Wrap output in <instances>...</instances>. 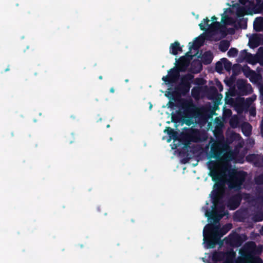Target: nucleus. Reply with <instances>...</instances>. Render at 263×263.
Segmentation results:
<instances>
[{
  "instance_id": "1",
  "label": "nucleus",
  "mask_w": 263,
  "mask_h": 263,
  "mask_svg": "<svg viewBox=\"0 0 263 263\" xmlns=\"http://www.w3.org/2000/svg\"><path fill=\"white\" fill-rule=\"evenodd\" d=\"M262 251V245L257 246L252 241L246 242L240 251L242 258L239 263H263L259 257Z\"/></svg>"
},
{
  "instance_id": "2",
  "label": "nucleus",
  "mask_w": 263,
  "mask_h": 263,
  "mask_svg": "<svg viewBox=\"0 0 263 263\" xmlns=\"http://www.w3.org/2000/svg\"><path fill=\"white\" fill-rule=\"evenodd\" d=\"M229 146L223 141H216L211 145L210 158L221 161H231L235 159V154L232 151L224 153Z\"/></svg>"
},
{
  "instance_id": "3",
  "label": "nucleus",
  "mask_w": 263,
  "mask_h": 263,
  "mask_svg": "<svg viewBox=\"0 0 263 263\" xmlns=\"http://www.w3.org/2000/svg\"><path fill=\"white\" fill-rule=\"evenodd\" d=\"M194 76L191 73L183 75L180 78V83L175 86L174 89L168 91V95L171 96L170 98L176 101L179 100L181 96H185L188 94Z\"/></svg>"
},
{
  "instance_id": "4",
  "label": "nucleus",
  "mask_w": 263,
  "mask_h": 263,
  "mask_svg": "<svg viewBox=\"0 0 263 263\" xmlns=\"http://www.w3.org/2000/svg\"><path fill=\"white\" fill-rule=\"evenodd\" d=\"M229 162L210 160L208 162L209 175L212 178L213 181L225 179L227 173L231 166Z\"/></svg>"
},
{
  "instance_id": "5",
  "label": "nucleus",
  "mask_w": 263,
  "mask_h": 263,
  "mask_svg": "<svg viewBox=\"0 0 263 263\" xmlns=\"http://www.w3.org/2000/svg\"><path fill=\"white\" fill-rule=\"evenodd\" d=\"M189 64V62L184 57H182L176 67L171 68L168 71V74L163 76L162 80L166 85H172L176 83L180 76V72L186 71Z\"/></svg>"
},
{
  "instance_id": "6",
  "label": "nucleus",
  "mask_w": 263,
  "mask_h": 263,
  "mask_svg": "<svg viewBox=\"0 0 263 263\" xmlns=\"http://www.w3.org/2000/svg\"><path fill=\"white\" fill-rule=\"evenodd\" d=\"M228 173L229 178L226 180V183L230 190L239 191L242 188V185L245 181L247 173L243 171H237L235 169L230 170Z\"/></svg>"
},
{
  "instance_id": "7",
  "label": "nucleus",
  "mask_w": 263,
  "mask_h": 263,
  "mask_svg": "<svg viewBox=\"0 0 263 263\" xmlns=\"http://www.w3.org/2000/svg\"><path fill=\"white\" fill-rule=\"evenodd\" d=\"M215 184L210 194L213 206L224 205L226 179L214 181Z\"/></svg>"
},
{
  "instance_id": "8",
  "label": "nucleus",
  "mask_w": 263,
  "mask_h": 263,
  "mask_svg": "<svg viewBox=\"0 0 263 263\" xmlns=\"http://www.w3.org/2000/svg\"><path fill=\"white\" fill-rule=\"evenodd\" d=\"M182 118H193L197 115L196 105L192 101L184 100L181 103Z\"/></svg>"
},
{
  "instance_id": "9",
  "label": "nucleus",
  "mask_w": 263,
  "mask_h": 263,
  "mask_svg": "<svg viewBox=\"0 0 263 263\" xmlns=\"http://www.w3.org/2000/svg\"><path fill=\"white\" fill-rule=\"evenodd\" d=\"M224 205L217 206H212V211H210L206 209L205 215L210 221L213 220L214 222L217 223L223 217Z\"/></svg>"
},
{
  "instance_id": "10",
  "label": "nucleus",
  "mask_w": 263,
  "mask_h": 263,
  "mask_svg": "<svg viewBox=\"0 0 263 263\" xmlns=\"http://www.w3.org/2000/svg\"><path fill=\"white\" fill-rule=\"evenodd\" d=\"M246 236H242L236 232H232L224 238L226 243L233 247H240L245 241Z\"/></svg>"
},
{
  "instance_id": "11",
  "label": "nucleus",
  "mask_w": 263,
  "mask_h": 263,
  "mask_svg": "<svg viewBox=\"0 0 263 263\" xmlns=\"http://www.w3.org/2000/svg\"><path fill=\"white\" fill-rule=\"evenodd\" d=\"M253 100L251 98H248L246 100L244 98H237L235 102L234 105L238 113H242L245 109H247L251 104Z\"/></svg>"
},
{
  "instance_id": "12",
  "label": "nucleus",
  "mask_w": 263,
  "mask_h": 263,
  "mask_svg": "<svg viewBox=\"0 0 263 263\" xmlns=\"http://www.w3.org/2000/svg\"><path fill=\"white\" fill-rule=\"evenodd\" d=\"M236 86L240 95H247L253 91L251 84L247 83L246 81L243 79H238L237 81Z\"/></svg>"
},
{
  "instance_id": "13",
  "label": "nucleus",
  "mask_w": 263,
  "mask_h": 263,
  "mask_svg": "<svg viewBox=\"0 0 263 263\" xmlns=\"http://www.w3.org/2000/svg\"><path fill=\"white\" fill-rule=\"evenodd\" d=\"M242 199V195L240 193H237L228 199L227 206L230 210H235L239 207Z\"/></svg>"
},
{
  "instance_id": "14",
  "label": "nucleus",
  "mask_w": 263,
  "mask_h": 263,
  "mask_svg": "<svg viewBox=\"0 0 263 263\" xmlns=\"http://www.w3.org/2000/svg\"><path fill=\"white\" fill-rule=\"evenodd\" d=\"M203 240L205 243V247L208 249L214 248L216 245L218 243L220 240V237L217 234H213L208 237H204Z\"/></svg>"
},
{
  "instance_id": "15",
  "label": "nucleus",
  "mask_w": 263,
  "mask_h": 263,
  "mask_svg": "<svg viewBox=\"0 0 263 263\" xmlns=\"http://www.w3.org/2000/svg\"><path fill=\"white\" fill-rule=\"evenodd\" d=\"M204 40V38L203 36H199L196 38L193 43H190L189 44H191L189 47L190 51L186 53V55L190 56L191 58H192V55H189V53L190 51L192 50V49H194L196 50H198L201 46L203 45Z\"/></svg>"
},
{
  "instance_id": "16",
  "label": "nucleus",
  "mask_w": 263,
  "mask_h": 263,
  "mask_svg": "<svg viewBox=\"0 0 263 263\" xmlns=\"http://www.w3.org/2000/svg\"><path fill=\"white\" fill-rule=\"evenodd\" d=\"M219 229L218 226L213 224H207L204 228L203 231V237H208L213 234H217V230Z\"/></svg>"
},
{
  "instance_id": "17",
  "label": "nucleus",
  "mask_w": 263,
  "mask_h": 263,
  "mask_svg": "<svg viewBox=\"0 0 263 263\" xmlns=\"http://www.w3.org/2000/svg\"><path fill=\"white\" fill-rule=\"evenodd\" d=\"M244 73L246 77H250V80L251 82H256L259 80V75L254 70H251L249 67H247L244 71Z\"/></svg>"
},
{
  "instance_id": "18",
  "label": "nucleus",
  "mask_w": 263,
  "mask_h": 263,
  "mask_svg": "<svg viewBox=\"0 0 263 263\" xmlns=\"http://www.w3.org/2000/svg\"><path fill=\"white\" fill-rule=\"evenodd\" d=\"M203 21L204 22L205 25L208 26L210 29L212 31H217L221 26L220 23L217 21L213 22L209 25V23L210 22V20L208 17L204 18Z\"/></svg>"
},
{
  "instance_id": "19",
  "label": "nucleus",
  "mask_w": 263,
  "mask_h": 263,
  "mask_svg": "<svg viewBox=\"0 0 263 263\" xmlns=\"http://www.w3.org/2000/svg\"><path fill=\"white\" fill-rule=\"evenodd\" d=\"M213 59V55L211 51H205L201 57V61L204 65L210 64Z\"/></svg>"
},
{
  "instance_id": "20",
  "label": "nucleus",
  "mask_w": 263,
  "mask_h": 263,
  "mask_svg": "<svg viewBox=\"0 0 263 263\" xmlns=\"http://www.w3.org/2000/svg\"><path fill=\"white\" fill-rule=\"evenodd\" d=\"M182 48L180 46V44L178 42L176 41L170 45V52L173 55H177L178 51H181Z\"/></svg>"
},
{
  "instance_id": "21",
  "label": "nucleus",
  "mask_w": 263,
  "mask_h": 263,
  "mask_svg": "<svg viewBox=\"0 0 263 263\" xmlns=\"http://www.w3.org/2000/svg\"><path fill=\"white\" fill-rule=\"evenodd\" d=\"M254 29L257 32L263 30V18L257 17L255 18L254 22Z\"/></svg>"
},
{
  "instance_id": "22",
  "label": "nucleus",
  "mask_w": 263,
  "mask_h": 263,
  "mask_svg": "<svg viewBox=\"0 0 263 263\" xmlns=\"http://www.w3.org/2000/svg\"><path fill=\"white\" fill-rule=\"evenodd\" d=\"M232 228L231 223H227L224 225L219 230H217V235L220 238L227 233Z\"/></svg>"
},
{
  "instance_id": "23",
  "label": "nucleus",
  "mask_w": 263,
  "mask_h": 263,
  "mask_svg": "<svg viewBox=\"0 0 263 263\" xmlns=\"http://www.w3.org/2000/svg\"><path fill=\"white\" fill-rule=\"evenodd\" d=\"M245 61L249 64L255 65L259 62V57L257 55H253L250 53Z\"/></svg>"
},
{
  "instance_id": "24",
  "label": "nucleus",
  "mask_w": 263,
  "mask_h": 263,
  "mask_svg": "<svg viewBox=\"0 0 263 263\" xmlns=\"http://www.w3.org/2000/svg\"><path fill=\"white\" fill-rule=\"evenodd\" d=\"M236 254L233 251H227L224 252V259L226 261L224 263H232L234 258L235 257Z\"/></svg>"
},
{
  "instance_id": "25",
  "label": "nucleus",
  "mask_w": 263,
  "mask_h": 263,
  "mask_svg": "<svg viewBox=\"0 0 263 263\" xmlns=\"http://www.w3.org/2000/svg\"><path fill=\"white\" fill-rule=\"evenodd\" d=\"M224 252L222 251H215L212 255V259L215 261H220L224 259Z\"/></svg>"
},
{
  "instance_id": "26",
  "label": "nucleus",
  "mask_w": 263,
  "mask_h": 263,
  "mask_svg": "<svg viewBox=\"0 0 263 263\" xmlns=\"http://www.w3.org/2000/svg\"><path fill=\"white\" fill-rule=\"evenodd\" d=\"M252 219L255 222H259L263 220V210L259 209L252 216Z\"/></svg>"
},
{
  "instance_id": "27",
  "label": "nucleus",
  "mask_w": 263,
  "mask_h": 263,
  "mask_svg": "<svg viewBox=\"0 0 263 263\" xmlns=\"http://www.w3.org/2000/svg\"><path fill=\"white\" fill-rule=\"evenodd\" d=\"M230 46V43L228 40H222L219 45V49L224 52L228 50Z\"/></svg>"
},
{
  "instance_id": "28",
  "label": "nucleus",
  "mask_w": 263,
  "mask_h": 263,
  "mask_svg": "<svg viewBox=\"0 0 263 263\" xmlns=\"http://www.w3.org/2000/svg\"><path fill=\"white\" fill-rule=\"evenodd\" d=\"M242 132L246 136H249L252 131V126L249 123L243 124L241 127Z\"/></svg>"
},
{
  "instance_id": "29",
  "label": "nucleus",
  "mask_w": 263,
  "mask_h": 263,
  "mask_svg": "<svg viewBox=\"0 0 263 263\" xmlns=\"http://www.w3.org/2000/svg\"><path fill=\"white\" fill-rule=\"evenodd\" d=\"M259 40L257 36H255L250 39L249 46L251 48H255L259 45Z\"/></svg>"
},
{
  "instance_id": "30",
  "label": "nucleus",
  "mask_w": 263,
  "mask_h": 263,
  "mask_svg": "<svg viewBox=\"0 0 263 263\" xmlns=\"http://www.w3.org/2000/svg\"><path fill=\"white\" fill-rule=\"evenodd\" d=\"M249 53H250L248 52L246 49L241 50L239 53L238 61L239 62H242L243 61H245Z\"/></svg>"
},
{
  "instance_id": "31",
  "label": "nucleus",
  "mask_w": 263,
  "mask_h": 263,
  "mask_svg": "<svg viewBox=\"0 0 263 263\" xmlns=\"http://www.w3.org/2000/svg\"><path fill=\"white\" fill-rule=\"evenodd\" d=\"M258 158V155L252 154H249L247 155L246 157V160L248 162L253 163L254 165H255V162Z\"/></svg>"
},
{
  "instance_id": "32",
  "label": "nucleus",
  "mask_w": 263,
  "mask_h": 263,
  "mask_svg": "<svg viewBox=\"0 0 263 263\" xmlns=\"http://www.w3.org/2000/svg\"><path fill=\"white\" fill-rule=\"evenodd\" d=\"M239 28L241 29H246L247 27V18H239L237 23Z\"/></svg>"
},
{
  "instance_id": "33",
  "label": "nucleus",
  "mask_w": 263,
  "mask_h": 263,
  "mask_svg": "<svg viewBox=\"0 0 263 263\" xmlns=\"http://www.w3.org/2000/svg\"><path fill=\"white\" fill-rule=\"evenodd\" d=\"M222 60L223 63V66L224 69L228 71H230L232 68V63L226 58H223Z\"/></svg>"
},
{
  "instance_id": "34",
  "label": "nucleus",
  "mask_w": 263,
  "mask_h": 263,
  "mask_svg": "<svg viewBox=\"0 0 263 263\" xmlns=\"http://www.w3.org/2000/svg\"><path fill=\"white\" fill-rule=\"evenodd\" d=\"M238 50L235 48L232 47L231 48L227 53V55L229 57H235L237 55Z\"/></svg>"
},
{
  "instance_id": "35",
  "label": "nucleus",
  "mask_w": 263,
  "mask_h": 263,
  "mask_svg": "<svg viewBox=\"0 0 263 263\" xmlns=\"http://www.w3.org/2000/svg\"><path fill=\"white\" fill-rule=\"evenodd\" d=\"M254 180L256 184H263V173L255 177Z\"/></svg>"
},
{
  "instance_id": "36",
  "label": "nucleus",
  "mask_w": 263,
  "mask_h": 263,
  "mask_svg": "<svg viewBox=\"0 0 263 263\" xmlns=\"http://www.w3.org/2000/svg\"><path fill=\"white\" fill-rule=\"evenodd\" d=\"M255 166L256 167H263V156L258 155V158L256 160Z\"/></svg>"
},
{
  "instance_id": "37",
  "label": "nucleus",
  "mask_w": 263,
  "mask_h": 263,
  "mask_svg": "<svg viewBox=\"0 0 263 263\" xmlns=\"http://www.w3.org/2000/svg\"><path fill=\"white\" fill-rule=\"evenodd\" d=\"M182 114H173L172 115V121L174 123H177L179 122V121L181 120L182 116Z\"/></svg>"
},
{
  "instance_id": "38",
  "label": "nucleus",
  "mask_w": 263,
  "mask_h": 263,
  "mask_svg": "<svg viewBox=\"0 0 263 263\" xmlns=\"http://www.w3.org/2000/svg\"><path fill=\"white\" fill-rule=\"evenodd\" d=\"M230 125L233 128H235L238 124V120L237 118H232L230 120Z\"/></svg>"
},
{
  "instance_id": "39",
  "label": "nucleus",
  "mask_w": 263,
  "mask_h": 263,
  "mask_svg": "<svg viewBox=\"0 0 263 263\" xmlns=\"http://www.w3.org/2000/svg\"><path fill=\"white\" fill-rule=\"evenodd\" d=\"M222 63L219 61L217 62L215 64V70L218 73H221L223 70Z\"/></svg>"
},
{
  "instance_id": "40",
  "label": "nucleus",
  "mask_w": 263,
  "mask_h": 263,
  "mask_svg": "<svg viewBox=\"0 0 263 263\" xmlns=\"http://www.w3.org/2000/svg\"><path fill=\"white\" fill-rule=\"evenodd\" d=\"M235 154V159H232V160H235L236 162H238L239 163H242L243 162V157L242 156H238V158H237V154L234 153Z\"/></svg>"
},
{
  "instance_id": "41",
  "label": "nucleus",
  "mask_w": 263,
  "mask_h": 263,
  "mask_svg": "<svg viewBox=\"0 0 263 263\" xmlns=\"http://www.w3.org/2000/svg\"><path fill=\"white\" fill-rule=\"evenodd\" d=\"M192 95L194 97H196L199 95V89L198 88L194 87L192 89Z\"/></svg>"
},
{
  "instance_id": "42",
  "label": "nucleus",
  "mask_w": 263,
  "mask_h": 263,
  "mask_svg": "<svg viewBox=\"0 0 263 263\" xmlns=\"http://www.w3.org/2000/svg\"><path fill=\"white\" fill-rule=\"evenodd\" d=\"M193 118H182L183 121L188 126H190L193 123Z\"/></svg>"
},
{
  "instance_id": "43",
  "label": "nucleus",
  "mask_w": 263,
  "mask_h": 263,
  "mask_svg": "<svg viewBox=\"0 0 263 263\" xmlns=\"http://www.w3.org/2000/svg\"><path fill=\"white\" fill-rule=\"evenodd\" d=\"M164 133H166L167 135L170 136L172 134H175V131L173 129L171 128L170 127H167L164 130Z\"/></svg>"
},
{
  "instance_id": "44",
  "label": "nucleus",
  "mask_w": 263,
  "mask_h": 263,
  "mask_svg": "<svg viewBox=\"0 0 263 263\" xmlns=\"http://www.w3.org/2000/svg\"><path fill=\"white\" fill-rule=\"evenodd\" d=\"M209 93L212 95V96H215L218 93L217 90L214 87H211L209 90Z\"/></svg>"
},
{
  "instance_id": "45",
  "label": "nucleus",
  "mask_w": 263,
  "mask_h": 263,
  "mask_svg": "<svg viewBox=\"0 0 263 263\" xmlns=\"http://www.w3.org/2000/svg\"><path fill=\"white\" fill-rule=\"evenodd\" d=\"M194 82L196 85H202L203 84V80L202 78H197L195 79Z\"/></svg>"
},
{
  "instance_id": "46",
  "label": "nucleus",
  "mask_w": 263,
  "mask_h": 263,
  "mask_svg": "<svg viewBox=\"0 0 263 263\" xmlns=\"http://www.w3.org/2000/svg\"><path fill=\"white\" fill-rule=\"evenodd\" d=\"M169 137L170 139L167 140L168 142H170L172 139L174 140H176L177 139V133L175 131V134H172Z\"/></svg>"
},
{
  "instance_id": "47",
  "label": "nucleus",
  "mask_w": 263,
  "mask_h": 263,
  "mask_svg": "<svg viewBox=\"0 0 263 263\" xmlns=\"http://www.w3.org/2000/svg\"><path fill=\"white\" fill-rule=\"evenodd\" d=\"M233 80L232 79H229V80H224V83H226V84L229 87H231L233 85Z\"/></svg>"
},
{
  "instance_id": "48",
  "label": "nucleus",
  "mask_w": 263,
  "mask_h": 263,
  "mask_svg": "<svg viewBox=\"0 0 263 263\" xmlns=\"http://www.w3.org/2000/svg\"><path fill=\"white\" fill-rule=\"evenodd\" d=\"M249 113H250V116L255 117L256 116L255 108L254 107H252L251 108H250V109L249 110Z\"/></svg>"
},
{
  "instance_id": "49",
  "label": "nucleus",
  "mask_w": 263,
  "mask_h": 263,
  "mask_svg": "<svg viewBox=\"0 0 263 263\" xmlns=\"http://www.w3.org/2000/svg\"><path fill=\"white\" fill-rule=\"evenodd\" d=\"M225 100H226V103L227 104H231L234 102L233 99L231 98H229L227 95L226 96V97L225 98Z\"/></svg>"
},
{
  "instance_id": "50",
  "label": "nucleus",
  "mask_w": 263,
  "mask_h": 263,
  "mask_svg": "<svg viewBox=\"0 0 263 263\" xmlns=\"http://www.w3.org/2000/svg\"><path fill=\"white\" fill-rule=\"evenodd\" d=\"M260 133L262 137H263V117L260 122Z\"/></svg>"
},
{
  "instance_id": "51",
  "label": "nucleus",
  "mask_w": 263,
  "mask_h": 263,
  "mask_svg": "<svg viewBox=\"0 0 263 263\" xmlns=\"http://www.w3.org/2000/svg\"><path fill=\"white\" fill-rule=\"evenodd\" d=\"M237 15L238 17L243 16L244 15L243 9H241L238 10L237 12Z\"/></svg>"
},
{
  "instance_id": "52",
  "label": "nucleus",
  "mask_w": 263,
  "mask_h": 263,
  "mask_svg": "<svg viewBox=\"0 0 263 263\" xmlns=\"http://www.w3.org/2000/svg\"><path fill=\"white\" fill-rule=\"evenodd\" d=\"M199 26L201 30H203V31L206 30V28L202 23H201L200 24H199Z\"/></svg>"
},
{
  "instance_id": "53",
  "label": "nucleus",
  "mask_w": 263,
  "mask_h": 263,
  "mask_svg": "<svg viewBox=\"0 0 263 263\" xmlns=\"http://www.w3.org/2000/svg\"><path fill=\"white\" fill-rule=\"evenodd\" d=\"M259 88L260 95L263 97V84H260Z\"/></svg>"
},
{
  "instance_id": "54",
  "label": "nucleus",
  "mask_w": 263,
  "mask_h": 263,
  "mask_svg": "<svg viewBox=\"0 0 263 263\" xmlns=\"http://www.w3.org/2000/svg\"><path fill=\"white\" fill-rule=\"evenodd\" d=\"M217 87L219 89L220 91H221L223 90V86L221 84L220 82H219L218 84H217Z\"/></svg>"
},
{
  "instance_id": "55",
  "label": "nucleus",
  "mask_w": 263,
  "mask_h": 263,
  "mask_svg": "<svg viewBox=\"0 0 263 263\" xmlns=\"http://www.w3.org/2000/svg\"><path fill=\"white\" fill-rule=\"evenodd\" d=\"M168 104H170V106H170V107H174V106H175V103H174V102H171V101H170V102H168Z\"/></svg>"
},
{
  "instance_id": "56",
  "label": "nucleus",
  "mask_w": 263,
  "mask_h": 263,
  "mask_svg": "<svg viewBox=\"0 0 263 263\" xmlns=\"http://www.w3.org/2000/svg\"><path fill=\"white\" fill-rule=\"evenodd\" d=\"M197 134H198V131H194L192 133V135H191V136L192 137H194V136H196Z\"/></svg>"
},
{
  "instance_id": "57",
  "label": "nucleus",
  "mask_w": 263,
  "mask_h": 263,
  "mask_svg": "<svg viewBox=\"0 0 263 263\" xmlns=\"http://www.w3.org/2000/svg\"><path fill=\"white\" fill-rule=\"evenodd\" d=\"M211 20L212 21H213V22H215V21H216L217 20V17L215 16H213L211 18Z\"/></svg>"
},
{
  "instance_id": "58",
  "label": "nucleus",
  "mask_w": 263,
  "mask_h": 263,
  "mask_svg": "<svg viewBox=\"0 0 263 263\" xmlns=\"http://www.w3.org/2000/svg\"><path fill=\"white\" fill-rule=\"evenodd\" d=\"M109 91H110V92L111 93H114L115 92V89H114V88L113 87H111V88H110V90Z\"/></svg>"
},
{
  "instance_id": "59",
  "label": "nucleus",
  "mask_w": 263,
  "mask_h": 263,
  "mask_svg": "<svg viewBox=\"0 0 263 263\" xmlns=\"http://www.w3.org/2000/svg\"><path fill=\"white\" fill-rule=\"evenodd\" d=\"M10 70V68L9 67V66L5 70V71L6 72V71H8Z\"/></svg>"
},
{
  "instance_id": "60",
  "label": "nucleus",
  "mask_w": 263,
  "mask_h": 263,
  "mask_svg": "<svg viewBox=\"0 0 263 263\" xmlns=\"http://www.w3.org/2000/svg\"><path fill=\"white\" fill-rule=\"evenodd\" d=\"M102 78H103V77H102V76H99V79L100 80H102Z\"/></svg>"
},
{
  "instance_id": "61",
  "label": "nucleus",
  "mask_w": 263,
  "mask_h": 263,
  "mask_svg": "<svg viewBox=\"0 0 263 263\" xmlns=\"http://www.w3.org/2000/svg\"><path fill=\"white\" fill-rule=\"evenodd\" d=\"M109 127H110V125H109V124H107V125H106V127H107V128H109Z\"/></svg>"
},
{
  "instance_id": "62",
  "label": "nucleus",
  "mask_w": 263,
  "mask_h": 263,
  "mask_svg": "<svg viewBox=\"0 0 263 263\" xmlns=\"http://www.w3.org/2000/svg\"><path fill=\"white\" fill-rule=\"evenodd\" d=\"M261 233L263 234V226L261 228Z\"/></svg>"
},
{
  "instance_id": "63",
  "label": "nucleus",
  "mask_w": 263,
  "mask_h": 263,
  "mask_svg": "<svg viewBox=\"0 0 263 263\" xmlns=\"http://www.w3.org/2000/svg\"><path fill=\"white\" fill-rule=\"evenodd\" d=\"M11 136H14V133H13V132H12V133H11Z\"/></svg>"
},
{
  "instance_id": "64",
  "label": "nucleus",
  "mask_w": 263,
  "mask_h": 263,
  "mask_svg": "<svg viewBox=\"0 0 263 263\" xmlns=\"http://www.w3.org/2000/svg\"><path fill=\"white\" fill-rule=\"evenodd\" d=\"M71 118H72L73 119H75V117L73 116H71Z\"/></svg>"
}]
</instances>
